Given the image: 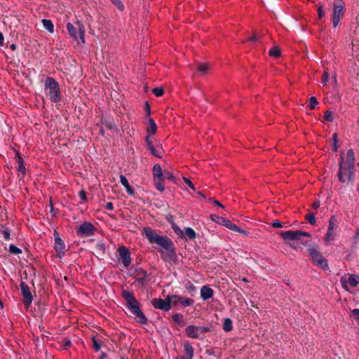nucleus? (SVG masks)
Here are the masks:
<instances>
[{
    "label": "nucleus",
    "instance_id": "21",
    "mask_svg": "<svg viewBox=\"0 0 359 359\" xmlns=\"http://www.w3.org/2000/svg\"><path fill=\"white\" fill-rule=\"evenodd\" d=\"M151 153L157 158H162L163 154L164 152L163 149V147L161 144L159 142L156 143V146L154 147L151 149L149 150Z\"/></svg>",
    "mask_w": 359,
    "mask_h": 359
},
{
    "label": "nucleus",
    "instance_id": "37",
    "mask_svg": "<svg viewBox=\"0 0 359 359\" xmlns=\"http://www.w3.org/2000/svg\"><path fill=\"white\" fill-rule=\"evenodd\" d=\"M306 219L309 222V224L312 225H314L316 224V217L313 213H311L306 215Z\"/></svg>",
    "mask_w": 359,
    "mask_h": 359
},
{
    "label": "nucleus",
    "instance_id": "63",
    "mask_svg": "<svg viewBox=\"0 0 359 359\" xmlns=\"http://www.w3.org/2000/svg\"><path fill=\"white\" fill-rule=\"evenodd\" d=\"M97 248L98 250H102V251H104V244H102V243L97 244Z\"/></svg>",
    "mask_w": 359,
    "mask_h": 359
},
{
    "label": "nucleus",
    "instance_id": "25",
    "mask_svg": "<svg viewBox=\"0 0 359 359\" xmlns=\"http://www.w3.org/2000/svg\"><path fill=\"white\" fill-rule=\"evenodd\" d=\"M59 343H60V348L67 350L72 346V341L70 339L66 337H60Z\"/></svg>",
    "mask_w": 359,
    "mask_h": 359
},
{
    "label": "nucleus",
    "instance_id": "22",
    "mask_svg": "<svg viewBox=\"0 0 359 359\" xmlns=\"http://www.w3.org/2000/svg\"><path fill=\"white\" fill-rule=\"evenodd\" d=\"M149 126L147 128V135H150V137H151L152 135H154L156 133L157 126H156V123L154 121V119L151 117H149Z\"/></svg>",
    "mask_w": 359,
    "mask_h": 359
},
{
    "label": "nucleus",
    "instance_id": "30",
    "mask_svg": "<svg viewBox=\"0 0 359 359\" xmlns=\"http://www.w3.org/2000/svg\"><path fill=\"white\" fill-rule=\"evenodd\" d=\"M222 225L233 231L237 230V225L232 223L230 220L226 219H225L224 221H223Z\"/></svg>",
    "mask_w": 359,
    "mask_h": 359
},
{
    "label": "nucleus",
    "instance_id": "33",
    "mask_svg": "<svg viewBox=\"0 0 359 359\" xmlns=\"http://www.w3.org/2000/svg\"><path fill=\"white\" fill-rule=\"evenodd\" d=\"M210 219L215 222L216 223L222 225V223H223V221H224L225 218L224 217H219L217 215H215V214H212L210 215Z\"/></svg>",
    "mask_w": 359,
    "mask_h": 359
},
{
    "label": "nucleus",
    "instance_id": "23",
    "mask_svg": "<svg viewBox=\"0 0 359 359\" xmlns=\"http://www.w3.org/2000/svg\"><path fill=\"white\" fill-rule=\"evenodd\" d=\"M152 172L154 179L163 178V171L159 164H155L153 166Z\"/></svg>",
    "mask_w": 359,
    "mask_h": 359
},
{
    "label": "nucleus",
    "instance_id": "7",
    "mask_svg": "<svg viewBox=\"0 0 359 359\" xmlns=\"http://www.w3.org/2000/svg\"><path fill=\"white\" fill-rule=\"evenodd\" d=\"M345 13V3L342 0H337L333 4L332 10V24L334 27H337Z\"/></svg>",
    "mask_w": 359,
    "mask_h": 359
},
{
    "label": "nucleus",
    "instance_id": "32",
    "mask_svg": "<svg viewBox=\"0 0 359 359\" xmlns=\"http://www.w3.org/2000/svg\"><path fill=\"white\" fill-rule=\"evenodd\" d=\"M269 54L271 57H278L280 55V50L275 46L270 49Z\"/></svg>",
    "mask_w": 359,
    "mask_h": 359
},
{
    "label": "nucleus",
    "instance_id": "26",
    "mask_svg": "<svg viewBox=\"0 0 359 359\" xmlns=\"http://www.w3.org/2000/svg\"><path fill=\"white\" fill-rule=\"evenodd\" d=\"M344 163H347L348 165H353L355 164V154L354 151L352 149H350L348 150L346 154V161H344Z\"/></svg>",
    "mask_w": 359,
    "mask_h": 359
},
{
    "label": "nucleus",
    "instance_id": "31",
    "mask_svg": "<svg viewBox=\"0 0 359 359\" xmlns=\"http://www.w3.org/2000/svg\"><path fill=\"white\" fill-rule=\"evenodd\" d=\"M194 300L189 298L183 297L181 296L180 304L182 306L187 307L193 304Z\"/></svg>",
    "mask_w": 359,
    "mask_h": 359
},
{
    "label": "nucleus",
    "instance_id": "41",
    "mask_svg": "<svg viewBox=\"0 0 359 359\" xmlns=\"http://www.w3.org/2000/svg\"><path fill=\"white\" fill-rule=\"evenodd\" d=\"M318 104V102L315 97H311L309 99V107L311 109H314Z\"/></svg>",
    "mask_w": 359,
    "mask_h": 359
},
{
    "label": "nucleus",
    "instance_id": "64",
    "mask_svg": "<svg viewBox=\"0 0 359 359\" xmlns=\"http://www.w3.org/2000/svg\"><path fill=\"white\" fill-rule=\"evenodd\" d=\"M146 109L147 111V115L149 116H150V107H149L148 102H146Z\"/></svg>",
    "mask_w": 359,
    "mask_h": 359
},
{
    "label": "nucleus",
    "instance_id": "2",
    "mask_svg": "<svg viewBox=\"0 0 359 359\" xmlns=\"http://www.w3.org/2000/svg\"><path fill=\"white\" fill-rule=\"evenodd\" d=\"M122 297L126 302L127 308L136 316L137 322L141 324H146L147 318L141 311L139 304L133 294L128 290L122 291Z\"/></svg>",
    "mask_w": 359,
    "mask_h": 359
},
{
    "label": "nucleus",
    "instance_id": "46",
    "mask_svg": "<svg viewBox=\"0 0 359 359\" xmlns=\"http://www.w3.org/2000/svg\"><path fill=\"white\" fill-rule=\"evenodd\" d=\"M172 229L174 230V231L178 235V236H183L184 234V230H182L176 224H173L172 225Z\"/></svg>",
    "mask_w": 359,
    "mask_h": 359
},
{
    "label": "nucleus",
    "instance_id": "50",
    "mask_svg": "<svg viewBox=\"0 0 359 359\" xmlns=\"http://www.w3.org/2000/svg\"><path fill=\"white\" fill-rule=\"evenodd\" d=\"M325 11L323 10V8L322 6H320L318 8V18L319 19H321L323 18L324 16H325Z\"/></svg>",
    "mask_w": 359,
    "mask_h": 359
},
{
    "label": "nucleus",
    "instance_id": "20",
    "mask_svg": "<svg viewBox=\"0 0 359 359\" xmlns=\"http://www.w3.org/2000/svg\"><path fill=\"white\" fill-rule=\"evenodd\" d=\"M120 182L121 184L125 187L127 193L130 195V196H133L134 195V190L133 189L130 187L129 182H128V179L126 178V176L121 175L120 176Z\"/></svg>",
    "mask_w": 359,
    "mask_h": 359
},
{
    "label": "nucleus",
    "instance_id": "39",
    "mask_svg": "<svg viewBox=\"0 0 359 359\" xmlns=\"http://www.w3.org/2000/svg\"><path fill=\"white\" fill-rule=\"evenodd\" d=\"M46 30L50 33H53L54 32V25L51 20L46 19Z\"/></svg>",
    "mask_w": 359,
    "mask_h": 359
},
{
    "label": "nucleus",
    "instance_id": "61",
    "mask_svg": "<svg viewBox=\"0 0 359 359\" xmlns=\"http://www.w3.org/2000/svg\"><path fill=\"white\" fill-rule=\"evenodd\" d=\"M257 39H258V36H257L256 34H254L253 36H252L251 37H250V38L248 39V41H251V42H255V41H256Z\"/></svg>",
    "mask_w": 359,
    "mask_h": 359
},
{
    "label": "nucleus",
    "instance_id": "55",
    "mask_svg": "<svg viewBox=\"0 0 359 359\" xmlns=\"http://www.w3.org/2000/svg\"><path fill=\"white\" fill-rule=\"evenodd\" d=\"M235 232L241 233L244 236H248V232L245 230L240 228L238 226H237V230H236Z\"/></svg>",
    "mask_w": 359,
    "mask_h": 359
},
{
    "label": "nucleus",
    "instance_id": "43",
    "mask_svg": "<svg viewBox=\"0 0 359 359\" xmlns=\"http://www.w3.org/2000/svg\"><path fill=\"white\" fill-rule=\"evenodd\" d=\"M332 140L334 142L333 144H332V149L334 151H337L338 149V146H337L338 140H337V135L336 133L332 135Z\"/></svg>",
    "mask_w": 359,
    "mask_h": 359
},
{
    "label": "nucleus",
    "instance_id": "34",
    "mask_svg": "<svg viewBox=\"0 0 359 359\" xmlns=\"http://www.w3.org/2000/svg\"><path fill=\"white\" fill-rule=\"evenodd\" d=\"M9 252L13 255H19V254L22 253L21 249H20L19 248H18L17 246H15L13 244L10 245Z\"/></svg>",
    "mask_w": 359,
    "mask_h": 359
},
{
    "label": "nucleus",
    "instance_id": "8",
    "mask_svg": "<svg viewBox=\"0 0 359 359\" xmlns=\"http://www.w3.org/2000/svg\"><path fill=\"white\" fill-rule=\"evenodd\" d=\"M54 249L57 252V256L59 258H62L66 252V245L64 241L60 238L58 232L54 230Z\"/></svg>",
    "mask_w": 359,
    "mask_h": 359
},
{
    "label": "nucleus",
    "instance_id": "5",
    "mask_svg": "<svg viewBox=\"0 0 359 359\" xmlns=\"http://www.w3.org/2000/svg\"><path fill=\"white\" fill-rule=\"evenodd\" d=\"M308 251L313 261V263L322 269L328 270L329 266L327 259L319 252L318 247L315 245L308 246Z\"/></svg>",
    "mask_w": 359,
    "mask_h": 359
},
{
    "label": "nucleus",
    "instance_id": "24",
    "mask_svg": "<svg viewBox=\"0 0 359 359\" xmlns=\"http://www.w3.org/2000/svg\"><path fill=\"white\" fill-rule=\"evenodd\" d=\"M184 234L182 238H188L189 239H194L196 236V233L194 230L191 227H187L184 229Z\"/></svg>",
    "mask_w": 359,
    "mask_h": 359
},
{
    "label": "nucleus",
    "instance_id": "45",
    "mask_svg": "<svg viewBox=\"0 0 359 359\" xmlns=\"http://www.w3.org/2000/svg\"><path fill=\"white\" fill-rule=\"evenodd\" d=\"M324 118L326 121L332 122L333 121L332 112L331 111H326L324 115Z\"/></svg>",
    "mask_w": 359,
    "mask_h": 359
},
{
    "label": "nucleus",
    "instance_id": "53",
    "mask_svg": "<svg viewBox=\"0 0 359 359\" xmlns=\"http://www.w3.org/2000/svg\"><path fill=\"white\" fill-rule=\"evenodd\" d=\"M271 226L274 228H282L283 224L279 220H275L271 223Z\"/></svg>",
    "mask_w": 359,
    "mask_h": 359
},
{
    "label": "nucleus",
    "instance_id": "9",
    "mask_svg": "<svg viewBox=\"0 0 359 359\" xmlns=\"http://www.w3.org/2000/svg\"><path fill=\"white\" fill-rule=\"evenodd\" d=\"M96 231L95 226L88 222H83L76 230V233L79 236L88 237L93 236Z\"/></svg>",
    "mask_w": 359,
    "mask_h": 359
},
{
    "label": "nucleus",
    "instance_id": "19",
    "mask_svg": "<svg viewBox=\"0 0 359 359\" xmlns=\"http://www.w3.org/2000/svg\"><path fill=\"white\" fill-rule=\"evenodd\" d=\"M213 296V290L208 287L203 286L201 289V297L203 300H207L212 298Z\"/></svg>",
    "mask_w": 359,
    "mask_h": 359
},
{
    "label": "nucleus",
    "instance_id": "59",
    "mask_svg": "<svg viewBox=\"0 0 359 359\" xmlns=\"http://www.w3.org/2000/svg\"><path fill=\"white\" fill-rule=\"evenodd\" d=\"M211 201L213 202V203H214L215 205H217V206H218V207H220V208H224V206L222 205V204L219 201H218L217 200H215V199L212 198V199H211Z\"/></svg>",
    "mask_w": 359,
    "mask_h": 359
},
{
    "label": "nucleus",
    "instance_id": "1",
    "mask_svg": "<svg viewBox=\"0 0 359 359\" xmlns=\"http://www.w3.org/2000/svg\"><path fill=\"white\" fill-rule=\"evenodd\" d=\"M142 235L150 243H155L161 248L160 251L161 258L168 262L175 263L177 259L175 245L173 242L166 236L159 235L156 230L150 227H144Z\"/></svg>",
    "mask_w": 359,
    "mask_h": 359
},
{
    "label": "nucleus",
    "instance_id": "54",
    "mask_svg": "<svg viewBox=\"0 0 359 359\" xmlns=\"http://www.w3.org/2000/svg\"><path fill=\"white\" fill-rule=\"evenodd\" d=\"M79 196H80V198H81V200L83 201H87V197H86V194L85 191L82 190V191H79Z\"/></svg>",
    "mask_w": 359,
    "mask_h": 359
},
{
    "label": "nucleus",
    "instance_id": "49",
    "mask_svg": "<svg viewBox=\"0 0 359 359\" xmlns=\"http://www.w3.org/2000/svg\"><path fill=\"white\" fill-rule=\"evenodd\" d=\"M183 180L190 189H191L192 190H195L194 185L193 184V183L191 182V180L189 178L184 177Z\"/></svg>",
    "mask_w": 359,
    "mask_h": 359
},
{
    "label": "nucleus",
    "instance_id": "52",
    "mask_svg": "<svg viewBox=\"0 0 359 359\" xmlns=\"http://www.w3.org/2000/svg\"><path fill=\"white\" fill-rule=\"evenodd\" d=\"M186 287L188 289V290L190 292H195L196 291V287L194 286V285L193 283H191V282H188L187 285H186Z\"/></svg>",
    "mask_w": 359,
    "mask_h": 359
},
{
    "label": "nucleus",
    "instance_id": "12",
    "mask_svg": "<svg viewBox=\"0 0 359 359\" xmlns=\"http://www.w3.org/2000/svg\"><path fill=\"white\" fill-rule=\"evenodd\" d=\"M209 332V328L203 326L189 325L186 327V334L192 339L198 338L201 334Z\"/></svg>",
    "mask_w": 359,
    "mask_h": 359
},
{
    "label": "nucleus",
    "instance_id": "4",
    "mask_svg": "<svg viewBox=\"0 0 359 359\" xmlns=\"http://www.w3.org/2000/svg\"><path fill=\"white\" fill-rule=\"evenodd\" d=\"M67 29L69 36L75 41H78V43H85V33L86 29L84 25L79 20L75 22L73 25L71 22L67 24Z\"/></svg>",
    "mask_w": 359,
    "mask_h": 359
},
{
    "label": "nucleus",
    "instance_id": "58",
    "mask_svg": "<svg viewBox=\"0 0 359 359\" xmlns=\"http://www.w3.org/2000/svg\"><path fill=\"white\" fill-rule=\"evenodd\" d=\"M105 208L108 210H114V205L112 203L109 202L106 204Z\"/></svg>",
    "mask_w": 359,
    "mask_h": 359
},
{
    "label": "nucleus",
    "instance_id": "38",
    "mask_svg": "<svg viewBox=\"0 0 359 359\" xmlns=\"http://www.w3.org/2000/svg\"><path fill=\"white\" fill-rule=\"evenodd\" d=\"M93 347L95 351H99L101 348L100 343L95 337L93 338Z\"/></svg>",
    "mask_w": 359,
    "mask_h": 359
},
{
    "label": "nucleus",
    "instance_id": "60",
    "mask_svg": "<svg viewBox=\"0 0 359 359\" xmlns=\"http://www.w3.org/2000/svg\"><path fill=\"white\" fill-rule=\"evenodd\" d=\"M352 314L357 317L359 319V309H354L352 310Z\"/></svg>",
    "mask_w": 359,
    "mask_h": 359
},
{
    "label": "nucleus",
    "instance_id": "3",
    "mask_svg": "<svg viewBox=\"0 0 359 359\" xmlns=\"http://www.w3.org/2000/svg\"><path fill=\"white\" fill-rule=\"evenodd\" d=\"M354 165L344 163V152H341L339 159L338 179L341 183H348L354 179Z\"/></svg>",
    "mask_w": 359,
    "mask_h": 359
},
{
    "label": "nucleus",
    "instance_id": "18",
    "mask_svg": "<svg viewBox=\"0 0 359 359\" xmlns=\"http://www.w3.org/2000/svg\"><path fill=\"white\" fill-rule=\"evenodd\" d=\"M16 157H17V162L18 163V171L20 172L18 174V177L20 178H22L24 177L25 170H26L25 166L24 165V161H23L22 157L20 155V154L18 152L16 154Z\"/></svg>",
    "mask_w": 359,
    "mask_h": 359
},
{
    "label": "nucleus",
    "instance_id": "51",
    "mask_svg": "<svg viewBox=\"0 0 359 359\" xmlns=\"http://www.w3.org/2000/svg\"><path fill=\"white\" fill-rule=\"evenodd\" d=\"M328 79H329V74H328L327 72L325 71L323 74L322 84L325 85L327 83Z\"/></svg>",
    "mask_w": 359,
    "mask_h": 359
},
{
    "label": "nucleus",
    "instance_id": "10",
    "mask_svg": "<svg viewBox=\"0 0 359 359\" xmlns=\"http://www.w3.org/2000/svg\"><path fill=\"white\" fill-rule=\"evenodd\" d=\"M337 228V219L334 216H332L329 219L328 229L325 238L327 242H330L335 239Z\"/></svg>",
    "mask_w": 359,
    "mask_h": 359
},
{
    "label": "nucleus",
    "instance_id": "36",
    "mask_svg": "<svg viewBox=\"0 0 359 359\" xmlns=\"http://www.w3.org/2000/svg\"><path fill=\"white\" fill-rule=\"evenodd\" d=\"M208 65L205 63L200 64L198 67V70L202 73L205 74L208 70Z\"/></svg>",
    "mask_w": 359,
    "mask_h": 359
},
{
    "label": "nucleus",
    "instance_id": "29",
    "mask_svg": "<svg viewBox=\"0 0 359 359\" xmlns=\"http://www.w3.org/2000/svg\"><path fill=\"white\" fill-rule=\"evenodd\" d=\"M222 328L225 332H230L233 329L232 321L230 318H225L223 323Z\"/></svg>",
    "mask_w": 359,
    "mask_h": 359
},
{
    "label": "nucleus",
    "instance_id": "35",
    "mask_svg": "<svg viewBox=\"0 0 359 359\" xmlns=\"http://www.w3.org/2000/svg\"><path fill=\"white\" fill-rule=\"evenodd\" d=\"M165 179H167L170 181H175V180L173 174L167 170L163 171V180H165Z\"/></svg>",
    "mask_w": 359,
    "mask_h": 359
},
{
    "label": "nucleus",
    "instance_id": "16",
    "mask_svg": "<svg viewBox=\"0 0 359 359\" xmlns=\"http://www.w3.org/2000/svg\"><path fill=\"white\" fill-rule=\"evenodd\" d=\"M118 252L122 259V263L125 267H128L131 263L130 253L129 250L125 246H120Z\"/></svg>",
    "mask_w": 359,
    "mask_h": 359
},
{
    "label": "nucleus",
    "instance_id": "15",
    "mask_svg": "<svg viewBox=\"0 0 359 359\" xmlns=\"http://www.w3.org/2000/svg\"><path fill=\"white\" fill-rule=\"evenodd\" d=\"M340 282L343 288L348 290V283L352 287H355L359 283V276L352 273L349 275L348 279L342 276L340 279Z\"/></svg>",
    "mask_w": 359,
    "mask_h": 359
},
{
    "label": "nucleus",
    "instance_id": "27",
    "mask_svg": "<svg viewBox=\"0 0 359 359\" xmlns=\"http://www.w3.org/2000/svg\"><path fill=\"white\" fill-rule=\"evenodd\" d=\"M163 180V178L154 179L156 189L161 192H163L165 190Z\"/></svg>",
    "mask_w": 359,
    "mask_h": 359
},
{
    "label": "nucleus",
    "instance_id": "56",
    "mask_svg": "<svg viewBox=\"0 0 359 359\" xmlns=\"http://www.w3.org/2000/svg\"><path fill=\"white\" fill-rule=\"evenodd\" d=\"M50 213H51L52 216H53V217L56 216V215H57V210H55L53 208V204H52L51 201L50 202Z\"/></svg>",
    "mask_w": 359,
    "mask_h": 359
},
{
    "label": "nucleus",
    "instance_id": "14",
    "mask_svg": "<svg viewBox=\"0 0 359 359\" xmlns=\"http://www.w3.org/2000/svg\"><path fill=\"white\" fill-rule=\"evenodd\" d=\"M20 286L21 294L23 297V304L26 307H28L32 302V295L30 292L29 287L23 281L21 282Z\"/></svg>",
    "mask_w": 359,
    "mask_h": 359
},
{
    "label": "nucleus",
    "instance_id": "17",
    "mask_svg": "<svg viewBox=\"0 0 359 359\" xmlns=\"http://www.w3.org/2000/svg\"><path fill=\"white\" fill-rule=\"evenodd\" d=\"M184 354L180 357L181 359H192L194 357V350L189 343L184 344Z\"/></svg>",
    "mask_w": 359,
    "mask_h": 359
},
{
    "label": "nucleus",
    "instance_id": "28",
    "mask_svg": "<svg viewBox=\"0 0 359 359\" xmlns=\"http://www.w3.org/2000/svg\"><path fill=\"white\" fill-rule=\"evenodd\" d=\"M169 302H170V305H175L177 303H180L181 296L176 294H168L167 295Z\"/></svg>",
    "mask_w": 359,
    "mask_h": 359
},
{
    "label": "nucleus",
    "instance_id": "48",
    "mask_svg": "<svg viewBox=\"0 0 359 359\" xmlns=\"http://www.w3.org/2000/svg\"><path fill=\"white\" fill-rule=\"evenodd\" d=\"M172 319L175 322L180 323V322L182 320L183 316L180 313H176L172 316Z\"/></svg>",
    "mask_w": 359,
    "mask_h": 359
},
{
    "label": "nucleus",
    "instance_id": "44",
    "mask_svg": "<svg viewBox=\"0 0 359 359\" xmlns=\"http://www.w3.org/2000/svg\"><path fill=\"white\" fill-rule=\"evenodd\" d=\"M145 142L149 150L151 149L154 147H155L151 140L150 135H147L145 137Z\"/></svg>",
    "mask_w": 359,
    "mask_h": 359
},
{
    "label": "nucleus",
    "instance_id": "47",
    "mask_svg": "<svg viewBox=\"0 0 359 359\" xmlns=\"http://www.w3.org/2000/svg\"><path fill=\"white\" fill-rule=\"evenodd\" d=\"M1 233L3 235L4 238L6 241H9L11 239V233H10V231L8 229H4L1 231Z\"/></svg>",
    "mask_w": 359,
    "mask_h": 359
},
{
    "label": "nucleus",
    "instance_id": "40",
    "mask_svg": "<svg viewBox=\"0 0 359 359\" xmlns=\"http://www.w3.org/2000/svg\"><path fill=\"white\" fill-rule=\"evenodd\" d=\"M152 92L156 97H161L164 93L163 89L162 88H155L152 90Z\"/></svg>",
    "mask_w": 359,
    "mask_h": 359
},
{
    "label": "nucleus",
    "instance_id": "6",
    "mask_svg": "<svg viewBox=\"0 0 359 359\" xmlns=\"http://www.w3.org/2000/svg\"><path fill=\"white\" fill-rule=\"evenodd\" d=\"M46 90L51 102H58L61 100V93L58 83L53 79L46 77Z\"/></svg>",
    "mask_w": 359,
    "mask_h": 359
},
{
    "label": "nucleus",
    "instance_id": "62",
    "mask_svg": "<svg viewBox=\"0 0 359 359\" xmlns=\"http://www.w3.org/2000/svg\"><path fill=\"white\" fill-rule=\"evenodd\" d=\"M320 205V202H319V201H316V202L313 203V204H312V207H313V208H315V209H317L318 208H319Z\"/></svg>",
    "mask_w": 359,
    "mask_h": 359
},
{
    "label": "nucleus",
    "instance_id": "57",
    "mask_svg": "<svg viewBox=\"0 0 359 359\" xmlns=\"http://www.w3.org/2000/svg\"><path fill=\"white\" fill-rule=\"evenodd\" d=\"M353 239L355 243H358L359 242V230L358 229L355 231V233Z\"/></svg>",
    "mask_w": 359,
    "mask_h": 359
},
{
    "label": "nucleus",
    "instance_id": "13",
    "mask_svg": "<svg viewBox=\"0 0 359 359\" xmlns=\"http://www.w3.org/2000/svg\"><path fill=\"white\" fill-rule=\"evenodd\" d=\"M151 304L155 309L163 311H168L171 309L170 302H169L168 297L164 299L155 298L151 301Z\"/></svg>",
    "mask_w": 359,
    "mask_h": 359
},
{
    "label": "nucleus",
    "instance_id": "42",
    "mask_svg": "<svg viewBox=\"0 0 359 359\" xmlns=\"http://www.w3.org/2000/svg\"><path fill=\"white\" fill-rule=\"evenodd\" d=\"M111 1L118 8V10L123 11L124 6L121 0H111Z\"/></svg>",
    "mask_w": 359,
    "mask_h": 359
},
{
    "label": "nucleus",
    "instance_id": "11",
    "mask_svg": "<svg viewBox=\"0 0 359 359\" xmlns=\"http://www.w3.org/2000/svg\"><path fill=\"white\" fill-rule=\"evenodd\" d=\"M281 237L285 241H299L301 236L310 237V234L301 230L297 231H286L280 233Z\"/></svg>",
    "mask_w": 359,
    "mask_h": 359
}]
</instances>
